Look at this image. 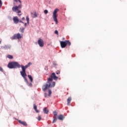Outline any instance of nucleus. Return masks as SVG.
I'll return each mask as SVG.
<instances>
[{
    "instance_id": "nucleus-16",
    "label": "nucleus",
    "mask_w": 127,
    "mask_h": 127,
    "mask_svg": "<svg viewBox=\"0 0 127 127\" xmlns=\"http://www.w3.org/2000/svg\"><path fill=\"white\" fill-rule=\"evenodd\" d=\"M44 114H48V113H49V111L47 109V108H45L43 110Z\"/></svg>"
},
{
    "instance_id": "nucleus-11",
    "label": "nucleus",
    "mask_w": 127,
    "mask_h": 127,
    "mask_svg": "<svg viewBox=\"0 0 127 127\" xmlns=\"http://www.w3.org/2000/svg\"><path fill=\"white\" fill-rule=\"evenodd\" d=\"M20 74H21V75L22 76V77H23V78L24 79L25 82H26V83H28L27 78H26V76H27L26 73H20Z\"/></svg>"
},
{
    "instance_id": "nucleus-12",
    "label": "nucleus",
    "mask_w": 127,
    "mask_h": 127,
    "mask_svg": "<svg viewBox=\"0 0 127 127\" xmlns=\"http://www.w3.org/2000/svg\"><path fill=\"white\" fill-rule=\"evenodd\" d=\"M18 122L21 125H22L23 126H24V127H27V124H26V122H25L24 121H21L20 120H18Z\"/></svg>"
},
{
    "instance_id": "nucleus-31",
    "label": "nucleus",
    "mask_w": 127,
    "mask_h": 127,
    "mask_svg": "<svg viewBox=\"0 0 127 127\" xmlns=\"http://www.w3.org/2000/svg\"><path fill=\"white\" fill-rule=\"evenodd\" d=\"M55 34H57V35H58V34H59L58 31V30H56L55 31Z\"/></svg>"
},
{
    "instance_id": "nucleus-32",
    "label": "nucleus",
    "mask_w": 127,
    "mask_h": 127,
    "mask_svg": "<svg viewBox=\"0 0 127 127\" xmlns=\"http://www.w3.org/2000/svg\"><path fill=\"white\" fill-rule=\"evenodd\" d=\"M44 96H45V98H47V97L48 96V95H47V94L46 93H45Z\"/></svg>"
},
{
    "instance_id": "nucleus-5",
    "label": "nucleus",
    "mask_w": 127,
    "mask_h": 127,
    "mask_svg": "<svg viewBox=\"0 0 127 127\" xmlns=\"http://www.w3.org/2000/svg\"><path fill=\"white\" fill-rule=\"evenodd\" d=\"M22 38V34H20V33H17L14 34L13 36L10 38L11 40H14V39H21Z\"/></svg>"
},
{
    "instance_id": "nucleus-24",
    "label": "nucleus",
    "mask_w": 127,
    "mask_h": 127,
    "mask_svg": "<svg viewBox=\"0 0 127 127\" xmlns=\"http://www.w3.org/2000/svg\"><path fill=\"white\" fill-rule=\"evenodd\" d=\"M57 122V118L56 117L54 118V120L53 121V124H54V123H56Z\"/></svg>"
},
{
    "instance_id": "nucleus-38",
    "label": "nucleus",
    "mask_w": 127,
    "mask_h": 127,
    "mask_svg": "<svg viewBox=\"0 0 127 127\" xmlns=\"http://www.w3.org/2000/svg\"><path fill=\"white\" fill-rule=\"evenodd\" d=\"M24 25H25V26H26L27 25V23H25L24 24Z\"/></svg>"
},
{
    "instance_id": "nucleus-2",
    "label": "nucleus",
    "mask_w": 127,
    "mask_h": 127,
    "mask_svg": "<svg viewBox=\"0 0 127 127\" xmlns=\"http://www.w3.org/2000/svg\"><path fill=\"white\" fill-rule=\"evenodd\" d=\"M21 65L16 62H10L8 64V67L9 69H15L16 68H20Z\"/></svg>"
},
{
    "instance_id": "nucleus-33",
    "label": "nucleus",
    "mask_w": 127,
    "mask_h": 127,
    "mask_svg": "<svg viewBox=\"0 0 127 127\" xmlns=\"http://www.w3.org/2000/svg\"><path fill=\"white\" fill-rule=\"evenodd\" d=\"M56 74H57V75H59V74H60V71H59V70H58L57 71H56Z\"/></svg>"
},
{
    "instance_id": "nucleus-7",
    "label": "nucleus",
    "mask_w": 127,
    "mask_h": 127,
    "mask_svg": "<svg viewBox=\"0 0 127 127\" xmlns=\"http://www.w3.org/2000/svg\"><path fill=\"white\" fill-rule=\"evenodd\" d=\"M38 44L40 47H43L44 46V42H43V40L41 39H39Z\"/></svg>"
},
{
    "instance_id": "nucleus-6",
    "label": "nucleus",
    "mask_w": 127,
    "mask_h": 127,
    "mask_svg": "<svg viewBox=\"0 0 127 127\" xmlns=\"http://www.w3.org/2000/svg\"><path fill=\"white\" fill-rule=\"evenodd\" d=\"M21 4H20L18 6H15V7H12L13 11L16 12V13H20L21 11L20 10H18V8H21Z\"/></svg>"
},
{
    "instance_id": "nucleus-36",
    "label": "nucleus",
    "mask_w": 127,
    "mask_h": 127,
    "mask_svg": "<svg viewBox=\"0 0 127 127\" xmlns=\"http://www.w3.org/2000/svg\"><path fill=\"white\" fill-rule=\"evenodd\" d=\"M22 20H25V18H24V17L22 18Z\"/></svg>"
},
{
    "instance_id": "nucleus-9",
    "label": "nucleus",
    "mask_w": 127,
    "mask_h": 127,
    "mask_svg": "<svg viewBox=\"0 0 127 127\" xmlns=\"http://www.w3.org/2000/svg\"><path fill=\"white\" fill-rule=\"evenodd\" d=\"M61 46L62 48H65L67 45V44L66 43V41H61Z\"/></svg>"
},
{
    "instance_id": "nucleus-29",
    "label": "nucleus",
    "mask_w": 127,
    "mask_h": 127,
    "mask_svg": "<svg viewBox=\"0 0 127 127\" xmlns=\"http://www.w3.org/2000/svg\"><path fill=\"white\" fill-rule=\"evenodd\" d=\"M2 5V2L1 1V0H0V8L1 7Z\"/></svg>"
},
{
    "instance_id": "nucleus-3",
    "label": "nucleus",
    "mask_w": 127,
    "mask_h": 127,
    "mask_svg": "<svg viewBox=\"0 0 127 127\" xmlns=\"http://www.w3.org/2000/svg\"><path fill=\"white\" fill-rule=\"evenodd\" d=\"M31 65H32V63H31V62H29V63H28V64H27V65H25V66H24L23 65H21V69H22V71H20V73H26V69H27V68L28 67H29Z\"/></svg>"
},
{
    "instance_id": "nucleus-37",
    "label": "nucleus",
    "mask_w": 127,
    "mask_h": 127,
    "mask_svg": "<svg viewBox=\"0 0 127 127\" xmlns=\"http://www.w3.org/2000/svg\"><path fill=\"white\" fill-rule=\"evenodd\" d=\"M8 18H9V19L11 20V16H9Z\"/></svg>"
},
{
    "instance_id": "nucleus-19",
    "label": "nucleus",
    "mask_w": 127,
    "mask_h": 127,
    "mask_svg": "<svg viewBox=\"0 0 127 127\" xmlns=\"http://www.w3.org/2000/svg\"><path fill=\"white\" fill-rule=\"evenodd\" d=\"M7 58H8V59H13V56L10 55H7Z\"/></svg>"
},
{
    "instance_id": "nucleus-10",
    "label": "nucleus",
    "mask_w": 127,
    "mask_h": 127,
    "mask_svg": "<svg viewBox=\"0 0 127 127\" xmlns=\"http://www.w3.org/2000/svg\"><path fill=\"white\" fill-rule=\"evenodd\" d=\"M13 21L15 24H17V23L19 22V19H18V17H17V16L14 17L13 18Z\"/></svg>"
},
{
    "instance_id": "nucleus-23",
    "label": "nucleus",
    "mask_w": 127,
    "mask_h": 127,
    "mask_svg": "<svg viewBox=\"0 0 127 127\" xmlns=\"http://www.w3.org/2000/svg\"><path fill=\"white\" fill-rule=\"evenodd\" d=\"M26 20L27 24H29V17H28V16L26 17Z\"/></svg>"
},
{
    "instance_id": "nucleus-21",
    "label": "nucleus",
    "mask_w": 127,
    "mask_h": 127,
    "mask_svg": "<svg viewBox=\"0 0 127 127\" xmlns=\"http://www.w3.org/2000/svg\"><path fill=\"white\" fill-rule=\"evenodd\" d=\"M49 94H48V96L49 97H51V94H52V91H51V89H49Z\"/></svg>"
},
{
    "instance_id": "nucleus-22",
    "label": "nucleus",
    "mask_w": 127,
    "mask_h": 127,
    "mask_svg": "<svg viewBox=\"0 0 127 127\" xmlns=\"http://www.w3.org/2000/svg\"><path fill=\"white\" fill-rule=\"evenodd\" d=\"M65 42L66 43V45L67 44L68 45V46H70L71 45V42H70L69 40H66Z\"/></svg>"
},
{
    "instance_id": "nucleus-1",
    "label": "nucleus",
    "mask_w": 127,
    "mask_h": 127,
    "mask_svg": "<svg viewBox=\"0 0 127 127\" xmlns=\"http://www.w3.org/2000/svg\"><path fill=\"white\" fill-rule=\"evenodd\" d=\"M53 79L56 81L58 80V77L56 76L54 72L51 75V77L48 79L47 83L43 85L42 90L44 92H45V91H46L47 89H49V88H54V87H55L56 83L54 81H52Z\"/></svg>"
},
{
    "instance_id": "nucleus-17",
    "label": "nucleus",
    "mask_w": 127,
    "mask_h": 127,
    "mask_svg": "<svg viewBox=\"0 0 127 127\" xmlns=\"http://www.w3.org/2000/svg\"><path fill=\"white\" fill-rule=\"evenodd\" d=\"M71 97H68L67 102V106H69L70 103L71 102Z\"/></svg>"
},
{
    "instance_id": "nucleus-27",
    "label": "nucleus",
    "mask_w": 127,
    "mask_h": 127,
    "mask_svg": "<svg viewBox=\"0 0 127 127\" xmlns=\"http://www.w3.org/2000/svg\"><path fill=\"white\" fill-rule=\"evenodd\" d=\"M44 13L45 14H47V13H48V10H45Z\"/></svg>"
},
{
    "instance_id": "nucleus-14",
    "label": "nucleus",
    "mask_w": 127,
    "mask_h": 127,
    "mask_svg": "<svg viewBox=\"0 0 127 127\" xmlns=\"http://www.w3.org/2000/svg\"><path fill=\"white\" fill-rule=\"evenodd\" d=\"M25 30V28L24 27H20L19 31L21 32V33H24V30Z\"/></svg>"
},
{
    "instance_id": "nucleus-39",
    "label": "nucleus",
    "mask_w": 127,
    "mask_h": 127,
    "mask_svg": "<svg viewBox=\"0 0 127 127\" xmlns=\"http://www.w3.org/2000/svg\"><path fill=\"white\" fill-rule=\"evenodd\" d=\"M18 15L19 16H20V15H21V14H18Z\"/></svg>"
},
{
    "instance_id": "nucleus-30",
    "label": "nucleus",
    "mask_w": 127,
    "mask_h": 127,
    "mask_svg": "<svg viewBox=\"0 0 127 127\" xmlns=\"http://www.w3.org/2000/svg\"><path fill=\"white\" fill-rule=\"evenodd\" d=\"M18 0L20 2V3H21V1L20 0H14V1H15L16 2H17Z\"/></svg>"
},
{
    "instance_id": "nucleus-20",
    "label": "nucleus",
    "mask_w": 127,
    "mask_h": 127,
    "mask_svg": "<svg viewBox=\"0 0 127 127\" xmlns=\"http://www.w3.org/2000/svg\"><path fill=\"white\" fill-rule=\"evenodd\" d=\"M34 109L36 111V113H39V111L37 110V106L36 105L34 106Z\"/></svg>"
},
{
    "instance_id": "nucleus-13",
    "label": "nucleus",
    "mask_w": 127,
    "mask_h": 127,
    "mask_svg": "<svg viewBox=\"0 0 127 127\" xmlns=\"http://www.w3.org/2000/svg\"><path fill=\"white\" fill-rule=\"evenodd\" d=\"M58 119L60 120V121H63V120H64V116L63 115H60L59 116Z\"/></svg>"
},
{
    "instance_id": "nucleus-25",
    "label": "nucleus",
    "mask_w": 127,
    "mask_h": 127,
    "mask_svg": "<svg viewBox=\"0 0 127 127\" xmlns=\"http://www.w3.org/2000/svg\"><path fill=\"white\" fill-rule=\"evenodd\" d=\"M53 114L54 116H56L57 117V115H58V113L57 111H54Z\"/></svg>"
},
{
    "instance_id": "nucleus-4",
    "label": "nucleus",
    "mask_w": 127,
    "mask_h": 127,
    "mask_svg": "<svg viewBox=\"0 0 127 127\" xmlns=\"http://www.w3.org/2000/svg\"><path fill=\"white\" fill-rule=\"evenodd\" d=\"M59 10V9L58 8H56L54 12H53V18L54 20V21H55L56 24H57V23H58V20H57V12H58V11Z\"/></svg>"
},
{
    "instance_id": "nucleus-18",
    "label": "nucleus",
    "mask_w": 127,
    "mask_h": 127,
    "mask_svg": "<svg viewBox=\"0 0 127 127\" xmlns=\"http://www.w3.org/2000/svg\"><path fill=\"white\" fill-rule=\"evenodd\" d=\"M28 77L29 78V79H30V82H33V78H32V76H31V75H28Z\"/></svg>"
},
{
    "instance_id": "nucleus-8",
    "label": "nucleus",
    "mask_w": 127,
    "mask_h": 127,
    "mask_svg": "<svg viewBox=\"0 0 127 127\" xmlns=\"http://www.w3.org/2000/svg\"><path fill=\"white\" fill-rule=\"evenodd\" d=\"M11 47V46L10 45H7L3 46H1V49H4L5 50H6L7 49H9Z\"/></svg>"
},
{
    "instance_id": "nucleus-26",
    "label": "nucleus",
    "mask_w": 127,
    "mask_h": 127,
    "mask_svg": "<svg viewBox=\"0 0 127 127\" xmlns=\"http://www.w3.org/2000/svg\"><path fill=\"white\" fill-rule=\"evenodd\" d=\"M28 84V85L29 86V87H32V83H27Z\"/></svg>"
},
{
    "instance_id": "nucleus-40",
    "label": "nucleus",
    "mask_w": 127,
    "mask_h": 127,
    "mask_svg": "<svg viewBox=\"0 0 127 127\" xmlns=\"http://www.w3.org/2000/svg\"><path fill=\"white\" fill-rule=\"evenodd\" d=\"M0 44H1V41H0Z\"/></svg>"
},
{
    "instance_id": "nucleus-28",
    "label": "nucleus",
    "mask_w": 127,
    "mask_h": 127,
    "mask_svg": "<svg viewBox=\"0 0 127 127\" xmlns=\"http://www.w3.org/2000/svg\"><path fill=\"white\" fill-rule=\"evenodd\" d=\"M42 119L41 116H38V120L39 121H40V120Z\"/></svg>"
},
{
    "instance_id": "nucleus-35",
    "label": "nucleus",
    "mask_w": 127,
    "mask_h": 127,
    "mask_svg": "<svg viewBox=\"0 0 127 127\" xmlns=\"http://www.w3.org/2000/svg\"><path fill=\"white\" fill-rule=\"evenodd\" d=\"M0 71H1V72H2L3 69L2 68H1V67L0 66Z\"/></svg>"
},
{
    "instance_id": "nucleus-34",
    "label": "nucleus",
    "mask_w": 127,
    "mask_h": 127,
    "mask_svg": "<svg viewBox=\"0 0 127 127\" xmlns=\"http://www.w3.org/2000/svg\"><path fill=\"white\" fill-rule=\"evenodd\" d=\"M19 22H20L21 23H24L21 20H19Z\"/></svg>"
},
{
    "instance_id": "nucleus-15",
    "label": "nucleus",
    "mask_w": 127,
    "mask_h": 127,
    "mask_svg": "<svg viewBox=\"0 0 127 127\" xmlns=\"http://www.w3.org/2000/svg\"><path fill=\"white\" fill-rule=\"evenodd\" d=\"M31 15L32 17H33L34 18L35 17H37V14L36 13V12H35L34 13H31Z\"/></svg>"
}]
</instances>
